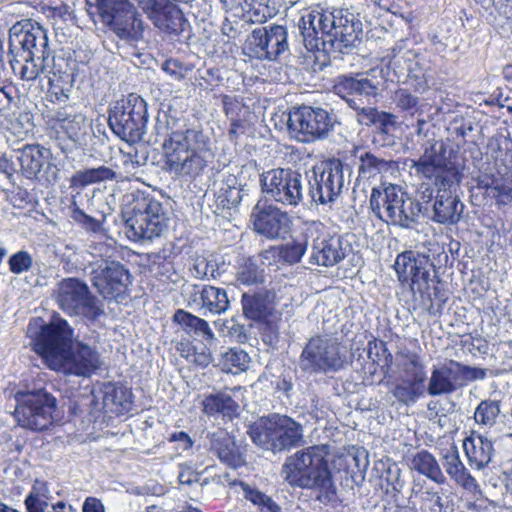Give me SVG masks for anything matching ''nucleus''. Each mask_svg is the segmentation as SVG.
Here are the masks:
<instances>
[{"mask_svg":"<svg viewBox=\"0 0 512 512\" xmlns=\"http://www.w3.org/2000/svg\"><path fill=\"white\" fill-rule=\"evenodd\" d=\"M26 334L33 342L34 351L53 370L89 377L101 366L96 348L82 342L71 345L72 329L61 318L55 317L48 324L40 317L32 318Z\"/></svg>","mask_w":512,"mask_h":512,"instance_id":"nucleus-1","label":"nucleus"},{"mask_svg":"<svg viewBox=\"0 0 512 512\" xmlns=\"http://www.w3.org/2000/svg\"><path fill=\"white\" fill-rule=\"evenodd\" d=\"M9 63L15 75L34 81L41 74H53L57 80L71 81L68 61L62 56L49 60L50 49L46 29L32 19H23L9 30Z\"/></svg>","mask_w":512,"mask_h":512,"instance_id":"nucleus-2","label":"nucleus"},{"mask_svg":"<svg viewBox=\"0 0 512 512\" xmlns=\"http://www.w3.org/2000/svg\"><path fill=\"white\" fill-rule=\"evenodd\" d=\"M329 452L326 446L314 445L288 456L280 475L291 487L319 491L320 496L331 500L336 493L328 467Z\"/></svg>","mask_w":512,"mask_h":512,"instance_id":"nucleus-3","label":"nucleus"},{"mask_svg":"<svg viewBox=\"0 0 512 512\" xmlns=\"http://www.w3.org/2000/svg\"><path fill=\"white\" fill-rule=\"evenodd\" d=\"M163 152L170 173L195 177L207 165L209 138L196 128L173 131L163 143Z\"/></svg>","mask_w":512,"mask_h":512,"instance_id":"nucleus-4","label":"nucleus"},{"mask_svg":"<svg viewBox=\"0 0 512 512\" xmlns=\"http://www.w3.org/2000/svg\"><path fill=\"white\" fill-rule=\"evenodd\" d=\"M122 218L127 237L132 241H151L160 237L168 227L163 204L152 195L140 191L125 196Z\"/></svg>","mask_w":512,"mask_h":512,"instance_id":"nucleus-5","label":"nucleus"},{"mask_svg":"<svg viewBox=\"0 0 512 512\" xmlns=\"http://www.w3.org/2000/svg\"><path fill=\"white\" fill-rule=\"evenodd\" d=\"M259 447L275 452L289 450L304 442L303 426L293 418L282 414L261 417L248 431Z\"/></svg>","mask_w":512,"mask_h":512,"instance_id":"nucleus-6","label":"nucleus"},{"mask_svg":"<svg viewBox=\"0 0 512 512\" xmlns=\"http://www.w3.org/2000/svg\"><path fill=\"white\" fill-rule=\"evenodd\" d=\"M147 104L131 93L118 100L109 111L108 123L115 135L128 143L142 140L147 122Z\"/></svg>","mask_w":512,"mask_h":512,"instance_id":"nucleus-7","label":"nucleus"},{"mask_svg":"<svg viewBox=\"0 0 512 512\" xmlns=\"http://www.w3.org/2000/svg\"><path fill=\"white\" fill-rule=\"evenodd\" d=\"M96 7L102 22L120 39L137 42L143 38L145 25L129 0H96Z\"/></svg>","mask_w":512,"mask_h":512,"instance_id":"nucleus-8","label":"nucleus"},{"mask_svg":"<svg viewBox=\"0 0 512 512\" xmlns=\"http://www.w3.org/2000/svg\"><path fill=\"white\" fill-rule=\"evenodd\" d=\"M15 418L18 424L32 431H43L53 424L56 399L43 389L17 391Z\"/></svg>","mask_w":512,"mask_h":512,"instance_id":"nucleus-9","label":"nucleus"},{"mask_svg":"<svg viewBox=\"0 0 512 512\" xmlns=\"http://www.w3.org/2000/svg\"><path fill=\"white\" fill-rule=\"evenodd\" d=\"M346 363V352L336 338L312 337L300 356V367L308 373L339 371Z\"/></svg>","mask_w":512,"mask_h":512,"instance_id":"nucleus-10","label":"nucleus"},{"mask_svg":"<svg viewBox=\"0 0 512 512\" xmlns=\"http://www.w3.org/2000/svg\"><path fill=\"white\" fill-rule=\"evenodd\" d=\"M304 236L310 243L308 257L310 264L332 267L346 257L348 245L344 244L340 236L331 235L323 223L305 222Z\"/></svg>","mask_w":512,"mask_h":512,"instance_id":"nucleus-11","label":"nucleus"},{"mask_svg":"<svg viewBox=\"0 0 512 512\" xmlns=\"http://www.w3.org/2000/svg\"><path fill=\"white\" fill-rule=\"evenodd\" d=\"M262 192L266 198L285 206H298L304 198L303 176L295 170L274 168L260 177Z\"/></svg>","mask_w":512,"mask_h":512,"instance_id":"nucleus-12","label":"nucleus"},{"mask_svg":"<svg viewBox=\"0 0 512 512\" xmlns=\"http://www.w3.org/2000/svg\"><path fill=\"white\" fill-rule=\"evenodd\" d=\"M335 123V117L327 110L302 106L289 113L287 126L298 141L309 143L327 137Z\"/></svg>","mask_w":512,"mask_h":512,"instance_id":"nucleus-13","label":"nucleus"},{"mask_svg":"<svg viewBox=\"0 0 512 512\" xmlns=\"http://www.w3.org/2000/svg\"><path fill=\"white\" fill-rule=\"evenodd\" d=\"M334 91L357 111V120L361 125L374 124L378 110L364 106V100L369 103L378 93L377 85L370 79L341 76L334 85Z\"/></svg>","mask_w":512,"mask_h":512,"instance_id":"nucleus-14","label":"nucleus"},{"mask_svg":"<svg viewBox=\"0 0 512 512\" xmlns=\"http://www.w3.org/2000/svg\"><path fill=\"white\" fill-rule=\"evenodd\" d=\"M56 301L60 308L70 315H81L96 320L104 314L97 300L90 295L88 286L75 278L63 279L58 284Z\"/></svg>","mask_w":512,"mask_h":512,"instance_id":"nucleus-15","label":"nucleus"},{"mask_svg":"<svg viewBox=\"0 0 512 512\" xmlns=\"http://www.w3.org/2000/svg\"><path fill=\"white\" fill-rule=\"evenodd\" d=\"M306 178L309 185L308 194L314 203H333L340 195L344 184L342 164L339 160L333 161L320 174L313 169L312 174H307Z\"/></svg>","mask_w":512,"mask_h":512,"instance_id":"nucleus-16","label":"nucleus"},{"mask_svg":"<svg viewBox=\"0 0 512 512\" xmlns=\"http://www.w3.org/2000/svg\"><path fill=\"white\" fill-rule=\"evenodd\" d=\"M431 266L429 256L413 251L399 254L394 263L399 280L409 282L412 292L421 295L429 290Z\"/></svg>","mask_w":512,"mask_h":512,"instance_id":"nucleus-17","label":"nucleus"},{"mask_svg":"<svg viewBox=\"0 0 512 512\" xmlns=\"http://www.w3.org/2000/svg\"><path fill=\"white\" fill-rule=\"evenodd\" d=\"M92 285L105 299H117L130 283V273L123 264L114 260H104L93 267Z\"/></svg>","mask_w":512,"mask_h":512,"instance_id":"nucleus-18","label":"nucleus"},{"mask_svg":"<svg viewBox=\"0 0 512 512\" xmlns=\"http://www.w3.org/2000/svg\"><path fill=\"white\" fill-rule=\"evenodd\" d=\"M411 168L418 176L426 179L435 178V184L439 187H454L459 182L457 169L448 165L435 145L426 148L423 155L416 161L412 160Z\"/></svg>","mask_w":512,"mask_h":512,"instance_id":"nucleus-19","label":"nucleus"},{"mask_svg":"<svg viewBox=\"0 0 512 512\" xmlns=\"http://www.w3.org/2000/svg\"><path fill=\"white\" fill-rule=\"evenodd\" d=\"M254 230L268 239L284 238L291 226L287 212L274 205L258 202L251 215Z\"/></svg>","mask_w":512,"mask_h":512,"instance_id":"nucleus-20","label":"nucleus"},{"mask_svg":"<svg viewBox=\"0 0 512 512\" xmlns=\"http://www.w3.org/2000/svg\"><path fill=\"white\" fill-rule=\"evenodd\" d=\"M159 30L180 33L185 22L181 10L169 0H134Z\"/></svg>","mask_w":512,"mask_h":512,"instance_id":"nucleus-21","label":"nucleus"},{"mask_svg":"<svg viewBox=\"0 0 512 512\" xmlns=\"http://www.w3.org/2000/svg\"><path fill=\"white\" fill-rule=\"evenodd\" d=\"M188 305L203 314L210 312L212 314L224 313L229 308V299L227 293L222 288L211 285H189L186 290Z\"/></svg>","mask_w":512,"mask_h":512,"instance_id":"nucleus-22","label":"nucleus"},{"mask_svg":"<svg viewBox=\"0 0 512 512\" xmlns=\"http://www.w3.org/2000/svg\"><path fill=\"white\" fill-rule=\"evenodd\" d=\"M453 187H439L433 206V220L446 225H453L460 221L464 210V204L452 191Z\"/></svg>","mask_w":512,"mask_h":512,"instance_id":"nucleus-23","label":"nucleus"},{"mask_svg":"<svg viewBox=\"0 0 512 512\" xmlns=\"http://www.w3.org/2000/svg\"><path fill=\"white\" fill-rule=\"evenodd\" d=\"M460 388L456 361L450 360L434 366L428 382L427 392L430 396L448 395Z\"/></svg>","mask_w":512,"mask_h":512,"instance_id":"nucleus-24","label":"nucleus"},{"mask_svg":"<svg viewBox=\"0 0 512 512\" xmlns=\"http://www.w3.org/2000/svg\"><path fill=\"white\" fill-rule=\"evenodd\" d=\"M209 450L218 459L232 468H238L245 463V458L234 438L225 430L219 429L209 436Z\"/></svg>","mask_w":512,"mask_h":512,"instance_id":"nucleus-25","label":"nucleus"},{"mask_svg":"<svg viewBox=\"0 0 512 512\" xmlns=\"http://www.w3.org/2000/svg\"><path fill=\"white\" fill-rule=\"evenodd\" d=\"M53 128L62 131L75 146L86 143V138L91 130V124L82 114L69 115L58 111L51 119Z\"/></svg>","mask_w":512,"mask_h":512,"instance_id":"nucleus-26","label":"nucleus"},{"mask_svg":"<svg viewBox=\"0 0 512 512\" xmlns=\"http://www.w3.org/2000/svg\"><path fill=\"white\" fill-rule=\"evenodd\" d=\"M390 212L387 223L391 222L403 228H409L416 222L419 214V206L399 186H396L393 197L391 196Z\"/></svg>","mask_w":512,"mask_h":512,"instance_id":"nucleus-27","label":"nucleus"},{"mask_svg":"<svg viewBox=\"0 0 512 512\" xmlns=\"http://www.w3.org/2000/svg\"><path fill=\"white\" fill-rule=\"evenodd\" d=\"M463 449L469 466L476 470L487 467L494 454L492 442L474 433L464 439Z\"/></svg>","mask_w":512,"mask_h":512,"instance_id":"nucleus-28","label":"nucleus"},{"mask_svg":"<svg viewBox=\"0 0 512 512\" xmlns=\"http://www.w3.org/2000/svg\"><path fill=\"white\" fill-rule=\"evenodd\" d=\"M101 393L106 412L120 415L130 410L132 394L126 387L108 382L102 385Z\"/></svg>","mask_w":512,"mask_h":512,"instance_id":"nucleus-29","label":"nucleus"},{"mask_svg":"<svg viewBox=\"0 0 512 512\" xmlns=\"http://www.w3.org/2000/svg\"><path fill=\"white\" fill-rule=\"evenodd\" d=\"M444 467L448 475L465 490L471 493L480 492L476 479L469 473L460 460L456 448L445 455Z\"/></svg>","mask_w":512,"mask_h":512,"instance_id":"nucleus-30","label":"nucleus"},{"mask_svg":"<svg viewBox=\"0 0 512 512\" xmlns=\"http://www.w3.org/2000/svg\"><path fill=\"white\" fill-rule=\"evenodd\" d=\"M0 94L6 98L7 104L0 108V113L5 117L6 128L17 138L24 140L34 128L32 116L29 113H20L18 116L12 117L8 112V107L13 101L12 94L6 87L0 88Z\"/></svg>","mask_w":512,"mask_h":512,"instance_id":"nucleus-31","label":"nucleus"},{"mask_svg":"<svg viewBox=\"0 0 512 512\" xmlns=\"http://www.w3.org/2000/svg\"><path fill=\"white\" fill-rule=\"evenodd\" d=\"M310 243L309 239L304 236V225L301 228L300 234L290 243L284 245L280 252L277 249L271 248L261 253L263 263L269 260L270 257L281 255L282 259L289 264H296L300 262L306 251L309 252Z\"/></svg>","mask_w":512,"mask_h":512,"instance_id":"nucleus-32","label":"nucleus"},{"mask_svg":"<svg viewBox=\"0 0 512 512\" xmlns=\"http://www.w3.org/2000/svg\"><path fill=\"white\" fill-rule=\"evenodd\" d=\"M201 404L202 411L207 416L221 414L224 417L232 418L237 415L239 409V405L225 391L210 393L204 396Z\"/></svg>","mask_w":512,"mask_h":512,"instance_id":"nucleus-33","label":"nucleus"},{"mask_svg":"<svg viewBox=\"0 0 512 512\" xmlns=\"http://www.w3.org/2000/svg\"><path fill=\"white\" fill-rule=\"evenodd\" d=\"M358 173L362 178H372L396 169V162L379 157L370 151H363L358 156Z\"/></svg>","mask_w":512,"mask_h":512,"instance_id":"nucleus-34","label":"nucleus"},{"mask_svg":"<svg viewBox=\"0 0 512 512\" xmlns=\"http://www.w3.org/2000/svg\"><path fill=\"white\" fill-rule=\"evenodd\" d=\"M115 179H117V173L113 169L107 166H99L75 172L70 178V187L84 188Z\"/></svg>","mask_w":512,"mask_h":512,"instance_id":"nucleus-35","label":"nucleus"},{"mask_svg":"<svg viewBox=\"0 0 512 512\" xmlns=\"http://www.w3.org/2000/svg\"><path fill=\"white\" fill-rule=\"evenodd\" d=\"M46 152L47 150L40 145H26L20 150L18 160L27 177H34L41 171L46 160Z\"/></svg>","mask_w":512,"mask_h":512,"instance_id":"nucleus-36","label":"nucleus"},{"mask_svg":"<svg viewBox=\"0 0 512 512\" xmlns=\"http://www.w3.org/2000/svg\"><path fill=\"white\" fill-rule=\"evenodd\" d=\"M397 366L403 373V379L423 384L426 379L425 367L420 357L411 352L397 356Z\"/></svg>","mask_w":512,"mask_h":512,"instance_id":"nucleus-37","label":"nucleus"},{"mask_svg":"<svg viewBox=\"0 0 512 512\" xmlns=\"http://www.w3.org/2000/svg\"><path fill=\"white\" fill-rule=\"evenodd\" d=\"M396 186L394 184L381 185L374 187L370 196V207L376 217L387 222L390 212L391 196L393 197Z\"/></svg>","mask_w":512,"mask_h":512,"instance_id":"nucleus-38","label":"nucleus"},{"mask_svg":"<svg viewBox=\"0 0 512 512\" xmlns=\"http://www.w3.org/2000/svg\"><path fill=\"white\" fill-rule=\"evenodd\" d=\"M174 321L178 323L187 333L201 336L206 340L213 339V332L208 323L191 313L184 310H178L174 314Z\"/></svg>","mask_w":512,"mask_h":512,"instance_id":"nucleus-39","label":"nucleus"},{"mask_svg":"<svg viewBox=\"0 0 512 512\" xmlns=\"http://www.w3.org/2000/svg\"><path fill=\"white\" fill-rule=\"evenodd\" d=\"M411 466L414 470L427 476L436 483H443L445 481V476L436 459L428 451L422 450L414 455L411 460Z\"/></svg>","mask_w":512,"mask_h":512,"instance_id":"nucleus-40","label":"nucleus"},{"mask_svg":"<svg viewBox=\"0 0 512 512\" xmlns=\"http://www.w3.org/2000/svg\"><path fill=\"white\" fill-rule=\"evenodd\" d=\"M239 487L246 500L251 502L258 512H282V508L272 497L260 491L257 487L246 482L239 483Z\"/></svg>","mask_w":512,"mask_h":512,"instance_id":"nucleus-41","label":"nucleus"},{"mask_svg":"<svg viewBox=\"0 0 512 512\" xmlns=\"http://www.w3.org/2000/svg\"><path fill=\"white\" fill-rule=\"evenodd\" d=\"M268 60L276 59L287 48V32L281 25L265 27Z\"/></svg>","mask_w":512,"mask_h":512,"instance_id":"nucleus-42","label":"nucleus"},{"mask_svg":"<svg viewBox=\"0 0 512 512\" xmlns=\"http://www.w3.org/2000/svg\"><path fill=\"white\" fill-rule=\"evenodd\" d=\"M325 17L319 13V7L305 12L300 20L299 29L305 42L312 45V42L318 39V34L321 33V21Z\"/></svg>","mask_w":512,"mask_h":512,"instance_id":"nucleus-43","label":"nucleus"},{"mask_svg":"<svg viewBox=\"0 0 512 512\" xmlns=\"http://www.w3.org/2000/svg\"><path fill=\"white\" fill-rule=\"evenodd\" d=\"M500 413V401L490 399L483 400L475 409L474 420L478 425L492 428L497 423Z\"/></svg>","mask_w":512,"mask_h":512,"instance_id":"nucleus-44","label":"nucleus"},{"mask_svg":"<svg viewBox=\"0 0 512 512\" xmlns=\"http://www.w3.org/2000/svg\"><path fill=\"white\" fill-rule=\"evenodd\" d=\"M28 512H46L49 507V489L44 482L35 481L25 499Z\"/></svg>","mask_w":512,"mask_h":512,"instance_id":"nucleus-45","label":"nucleus"},{"mask_svg":"<svg viewBox=\"0 0 512 512\" xmlns=\"http://www.w3.org/2000/svg\"><path fill=\"white\" fill-rule=\"evenodd\" d=\"M363 32V24L360 18H351L350 26L334 27L332 41H337L344 47L354 46Z\"/></svg>","mask_w":512,"mask_h":512,"instance_id":"nucleus-46","label":"nucleus"},{"mask_svg":"<svg viewBox=\"0 0 512 512\" xmlns=\"http://www.w3.org/2000/svg\"><path fill=\"white\" fill-rule=\"evenodd\" d=\"M250 362L248 354L236 348H232L222 354L220 365L228 373L238 374L247 370Z\"/></svg>","mask_w":512,"mask_h":512,"instance_id":"nucleus-47","label":"nucleus"},{"mask_svg":"<svg viewBox=\"0 0 512 512\" xmlns=\"http://www.w3.org/2000/svg\"><path fill=\"white\" fill-rule=\"evenodd\" d=\"M242 191L241 186L237 185L236 177L229 175L219 190L218 200L223 207L228 209L236 207L242 201Z\"/></svg>","mask_w":512,"mask_h":512,"instance_id":"nucleus-48","label":"nucleus"},{"mask_svg":"<svg viewBox=\"0 0 512 512\" xmlns=\"http://www.w3.org/2000/svg\"><path fill=\"white\" fill-rule=\"evenodd\" d=\"M178 350L181 356L186 358L188 362L202 367L208 366L212 361L210 350L203 344L196 346L189 343H181Z\"/></svg>","mask_w":512,"mask_h":512,"instance_id":"nucleus-49","label":"nucleus"},{"mask_svg":"<svg viewBox=\"0 0 512 512\" xmlns=\"http://www.w3.org/2000/svg\"><path fill=\"white\" fill-rule=\"evenodd\" d=\"M273 0H244L242 10L246 12L252 22H264L271 17Z\"/></svg>","mask_w":512,"mask_h":512,"instance_id":"nucleus-50","label":"nucleus"},{"mask_svg":"<svg viewBox=\"0 0 512 512\" xmlns=\"http://www.w3.org/2000/svg\"><path fill=\"white\" fill-rule=\"evenodd\" d=\"M423 392L422 384L406 379H403V382L397 384L393 389L394 397L405 405L416 402Z\"/></svg>","mask_w":512,"mask_h":512,"instance_id":"nucleus-51","label":"nucleus"},{"mask_svg":"<svg viewBox=\"0 0 512 512\" xmlns=\"http://www.w3.org/2000/svg\"><path fill=\"white\" fill-rule=\"evenodd\" d=\"M242 307L246 317L259 320L266 313V304L260 295H249L244 293L242 296Z\"/></svg>","mask_w":512,"mask_h":512,"instance_id":"nucleus-52","label":"nucleus"},{"mask_svg":"<svg viewBox=\"0 0 512 512\" xmlns=\"http://www.w3.org/2000/svg\"><path fill=\"white\" fill-rule=\"evenodd\" d=\"M392 101L397 108L409 112L412 115L417 113L421 108L419 98L405 88L397 89L393 93Z\"/></svg>","mask_w":512,"mask_h":512,"instance_id":"nucleus-53","label":"nucleus"},{"mask_svg":"<svg viewBox=\"0 0 512 512\" xmlns=\"http://www.w3.org/2000/svg\"><path fill=\"white\" fill-rule=\"evenodd\" d=\"M190 270L195 278L201 280L215 279L219 275L218 266L215 261L203 256H198L194 259Z\"/></svg>","mask_w":512,"mask_h":512,"instance_id":"nucleus-54","label":"nucleus"},{"mask_svg":"<svg viewBox=\"0 0 512 512\" xmlns=\"http://www.w3.org/2000/svg\"><path fill=\"white\" fill-rule=\"evenodd\" d=\"M266 45L265 27L255 29L246 42V47L250 51V55L258 59H268V51L265 49Z\"/></svg>","mask_w":512,"mask_h":512,"instance_id":"nucleus-55","label":"nucleus"},{"mask_svg":"<svg viewBox=\"0 0 512 512\" xmlns=\"http://www.w3.org/2000/svg\"><path fill=\"white\" fill-rule=\"evenodd\" d=\"M33 257L26 250H20L12 254L8 260L11 273L19 275L28 272L33 267Z\"/></svg>","mask_w":512,"mask_h":512,"instance_id":"nucleus-56","label":"nucleus"},{"mask_svg":"<svg viewBox=\"0 0 512 512\" xmlns=\"http://www.w3.org/2000/svg\"><path fill=\"white\" fill-rule=\"evenodd\" d=\"M237 281L244 285H252L262 281V273L251 260L245 261L237 272Z\"/></svg>","mask_w":512,"mask_h":512,"instance_id":"nucleus-57","label":"nucleus"},{"mask_svg":"<svg viewBox=\"0 0 512 512\" xmlns=\"http://www.w3.org/2000/svg\"><path fill=\"white\" fill-rule=\"evenodd\" d=\"M456 368L458 371L460 388L465 386L468 382L476 381V380H483L487 376L486 369L463 365L457 361H456Z\"/></svg>","mask_w":512,"mask_h":512,"instance_id":"nucleus-58","label":"nucleus"},{"mask_svg":"<svg viewBox=\"0 0 512 512\" xmlns=\"http://www.w3.org/2000/svg\"><path fill=\"white\" fill-rule=\"evenodd\" d=\"M71 217L74 221L82 224L86 229L93 232H96L101 228V224L98 220L87 215L83 210L77 207L75 203H73Z\"/></svg>","mask_w":512,"mask_h":512,"instance_id":"nucleus-59","label":"nucleus"},{"mask_svg":"<svg viewBox=\"0 0 512 512\" xmlns=\"http://www.w3.org/2000/svg\"><path fill=\"white\" fill-rule=\"evenodd\" d=\"M90 248V254L94 258H101V262L103 263L104 260H110L112 257V254L114 252V248L104 242L94 243L89 246Z\"/></svg>","mask_w":512,"mask_h":512,"instance_id":"nucleus-60","label":"nucleus"},{"mask_svg":"<svg viewBox=\"0 0 512 512\" xmlns=\"http://www.w3.org/2000/svg\"><path fill=\"white\" fill-rule=\"evenodd\" d=\"M162 69L171 77L180 80L185 76V68L181 62L175 59L166 60Z\"/></svg>","mask_w":512,"mask_h":512,"instance_id":"nucleus-61","label":"nucleus"},{"mask_svg":"<svg viewBox=\"0 0 512 512\" xmlns=\"http://www.w3.org/2000/svg\"><path fill=\"white\" fill-rule=\"evenodd\" d=\"M359 15V13L355 14L350 9H335L333 25L337 28L344 27V25L350 26L351 18H360Z\"/></svg>","mask_w":512,"mask_h":512,"instance_id":"nucleus-62","label":"nucleus"},{"mask_svg":"<svg viewBox=\"0 0 512 512\" xmlns=\"http://www.w3.org/2000/svg\"><path fill=\"white\" fill-rule=\"evenodd\" d=\"M496 189L503 201H512V172L505 175L503 183L497 185Z\"/></svg>","mask_w":512,"mask_h":512,"instance_id":"nucleus-63","label":"nucleus"},{"mask_svg":"<svg viewBox=\"0 0 512 512\" xmlns=\"http://www.w3.org/2000/svg\"><path fill=\"white\" fill-rule=\"evenodd\" d=\"M394 123L395 117L392 114L378 111L374 125H377L382 132L387 133L388 128L393 126Z\"/></svg>","mask_w":512,"mask_h":512,"instance_id":"nucleus-64","label":"nucleus"}]
</instances>
